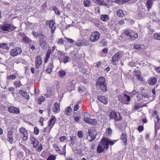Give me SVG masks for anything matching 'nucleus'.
Instances as JSON below:
<instances>
[{
    "label": "nucleus",
    "instance_id": "1",
    "mask_svg": "<svg viewBox=\"0 0 160 160\" xmlns=\"http://www.w3.org/2000/svg\"><path fill=\"white\" fill-rule=\"evenodd\" d=\"M96 85L97 87L103 91L107 90L105 79L103 77H100L97 80Z\"/></svg>",
    "mask_w": 160,
    "mask_h": 160
},
{
    "label": "nucleus",
    "instance_id": "2",
    "mask_svg": "<svg viewBox=\"0 0 160 160\" xmlns=\"http://www.w3.org/2000/svg\"><path fill=\"white\" fill-rule=\"evenodd\" d=\"M105 139L106 138H103L101 140L98 147L97 151L99 153L103 152L105 149L108 148V146L107 144Z\"/></svg>",
    "mask_w": 160,
    "mask_h": 160
},
{
    "label": "nucleus",
    "instance_id": "3",
    "mask_svg": "<svg viewBox=\"0 0 160 160\" xmlns=\"http://www.w3.org/2000/svg\"><path fill=\"white\" fill-rule=\"evenodd\" d=\"M123 55V52L122 51L117 52L112 57L111 60L112 63L113 65H116L117 62L122 58Z\"/></svg>",
    "mask_w": 160,
    "mask_h": 160
},
{
    "label": "nucleus",
    "instance_id": "4",
    "mask_svg": "<svg viewBox=\"0 0 160 160\" xmlns=\"http://www.w3.org/2000/svg\"><path fill=\"white\" fill-rule=\"evenodd\" d=\"M84 120L86 123L93 125H96L97 123L96 119L91 118L90 115L88 113H85L84 114Z\"/></svg>",
    "mask_w": 160,
    "mask_h": 160
},
{
    "label": "nucleus",
    "instance_id": "5",
    "mask_svg": "<svg viewBox=\"0 0 160 160\" xmlns=\"http://www.w3.org/2000/svg\"><path fill=\"white\" fill-rule=\"evenodd\" d=\"M16 28V27L13 26L12 25L8 24H5L0 27V28H1L2 30V31L1 30V32L4 31L5 32H8L11 30H13L15 29Z\"/></svg>",
    "mask_w": 160,
    "mask_h": 160
},
{
    "label": "nucleus",
    "instance_id": "6",
    "mask_svg": "<svg viewBox=\"0 0 160 160\" xmlns=\"http://www.w3.org/2000/svg\"><path fill=\"white\" fill-rule=\"evenodd\" d=\"M100 38V34L98 31L92 32L89 38V40L91 42H95L98 41Z\"/></svg>",
    "mask_w": 160,
    "mask_h": 160
},
{
    "label": "nucleus",
    "instance_id": "7",
    "mask_svg": "<svg viewBox=\"0 0 160 160\" xmlns=\"http://www.w3.org/2000/svg\"><path fill=\"white\" fill-rule=\"evenodd\" d=\"M91 105L93 110L96 112H97L98 111V107H101L103 104L102 101H97L96 102L92 101L91 102Z\"/></svg>",
    "mask_w": 160,
    "mask_h": 160
},
{
    "label": "nucleus",
    "instance_id": "8",
    "mask_svg": "<svg viewBox=\"0 0 160 160\" xmlns=\"http://www.w3.org/2000/svg\"><path fill=\"white\" fill-rule=\"evenodd\" d=\"M42 57L39 55L35 58V68L38 71L41 68L42 66Z\"/></svg>",
    "mask_w": 160,
    "mask_h": 160
},
{
    "label": "nucleus",
    "instance_id": "9",
    "mask_svg": "<svg viewBox=\"0 0 160 160\" xmlns=\"http://www.w3.org/2000/svg\"><path fill=\"white\" fill-rule=\"evenodd\" d=\"M109 117L111 119H114L116 121L121 120L122 119L120 113L114 111L110 112Z\"/></svg>",
    "mask_w": 160,
    "mask_h": 160
},
{
    "label": "nucleus",
    "instance_id": "10",
    "mask_svg": "<svg viewBox=\"0 0 160 160\" xmlns=\"http://www.w3.org/2000/svg\"><path fill=\"white\" fill-rule=\"evenodd\" d=\"M22 52V50L20 48L16 47L13 49H11L10 53L12 56L15 57L20 54Z\"/></svg>",
    "mask_w": 160,
    "mask_h": 160
},
{
    "label": "nucleus",
    "instance_id": "11",
    "mask_svg": "<svg viewBox=\"0 0 160 160\" xmlns=\"http://www.w3.org/2000/svg\"><path fill=\"white\" fill-rule=\"evenodd\" d=\"M93 130L91 129H88L87 139L89 142H92L94 141L96 138V134L93 133Z\"/></svg>",
    "mask_w": 160,
    "mask_h": 160
},
{
    "label": "nucleus",
    "instance_id": "12",
    "mask_svg": "<svg viewBox=\"0 0 160 160\" xmlns=\"http://www.w3.org/2000/svg\"><path fill=\"white\" fill-rule=\"evenodd\" d=\"M56 121V120L55 117L52 116V118L49 121L48 126L45 129V131H47V129H48L50 132L53 126L54 125Z\"/></svg>",
    "mask_w": 160,
    "mask_h": 160
},
{
    "label": "nucleus",
    "instance_id": "13",
    "mask_svg": "<svg viewBox=\"0 0 160 160\" xmlns=\"http://www.w3.org/2000/svg\"><path fill=\"white\" fill-rule=\"evenodd\" d=\"M19 131L23 135V140L25 141L27 140L28 138V130L25 128L21 127L19 128Z\"/></svg>",
    "mask_w": 160,
    "mask_h": 160
},
{
    "label": "nucleus",
    "instance_id": "14",
    "mask_svg": "<svg viewBox=\"0 0 160 160\" xmlns=\"http://www.w3.org/2000/svg\"><path fill=\"white\" fill-rule=\"evenodd\" d=\"M60 61V62H63L64 63L69 62L70 59L69 57L65 55V53H62L61 56L59 58Z\"/></svg>",
    "mask_w": 160,
    "mask_h": 160
},
{
    "label": "nucleus",
    "instance_id": "15",
    "mask_svg": "<svg viewBox=\"0 0 160 160\" xmlns=\"http://www.w3.org/2000/svg\"><path fill=\"white\" fill-rule=\"evenodd\" d=\"M60 102H55L54 103L52 108V111L54 113H57L60 111Z\"/></svg>",
    "mask_w": 160,
    "mask_h": 160
},
{
    "label": "nucleus",
    "instance_id": "16",
    "mask_svg": "<svg viewBox=\"0 0 160 160\" xmlns=\"http://www.w3.org/2000/svg\"><path fill=\"white\" fill-rule=\"evenodd\" d=\"M47 23L48 25L49 26L50 28L51 29V31L52 33H54V32L56 29V26L55 23L52 21H48L47 22Z\"/></svg>",
    "mask_w": 160,
    "mask_h": 160
},
{
    "label": "nucleus",
    "instance_id": "17",
    "mask_svg": "<svg viewBox=\"0 0 160 160\" xmlns=\"http://www.w3.org/2000/svg\"><path fill=\"white\" fill-rule=\"evenodd\" d=\"M8 110L10 113L15 114H18L20 113L19 109L14 106L9 107L8 108Z\"/></svg>",
    "mask_w": 160,
    "mask_h": 160
},
{
    "label": "nucleus",
    "instance_id": "18",
    "mask_svg": "<svg viewBox=\"0 0 160 160\" xmlns=\"http://www.w3.org/2000/svg\"><path fill=\"white\" fill-rule=\"evenodd\" d=\"M53 62L52 58L51 62L48 63L46 71L47 72L48 74H50L52 71L53 66Z\"/></svg>",
    "mask_w": 160,
    "mask_h": 160
},
{
    "label": "nucleus",
    "instance_id": "19",
    "mask_svg": "<svg viewBox=\"0 0 160 160\" xmlns=\"http://www.w3.org/2000/svg\"><path fill=\"white\" fill-rule=\"evenodd\" d=\"M62 53V52L61 51L57 50L52 52V56L53 58H56L57 57L59 59V58Z\"/></svg>",
    "mask_w": 160,
    "mask_h": 160
},
{
    "label": "nucleus",
    "instance_id": "20",
    "mask_svg": "<svg viewBox=\"0 0 160 160\" xmlns=\"http://www.w3.org/2000/svg\"><path fill=\"white\" fill-rule=\"evenodd\" d=\"M19 93L24 97V99H29L30 97L27 93L22 90H20L19 91Z\"/></svg>",
    "mask_w": 160,
    "mask_h": 160
},
{
    "label": "nucleus",
    "instance_id": "21",
    "mask_svg": "<svg viewBox=\"0 0 160 160\" xmlns=\"http://www.w3.org/2000/svg\"><path fill=\"white\" fill-rule=\"evenodd\" d=\"M40 44L41 47L43 49H46L47 48V44L44 38L41 39L40 41Z\"/></svg>",
    "mask_w": 160,
    "mask_h": 160
},
{
    "label": "nucleus",
    "instance_id": "22",
    "mask_svg": "<svg viewBox=\"0 0 160 160\" xmlns=\"http://www.w3.org/2000/svg\"><path fill=\"white\" fill-rule=\"evenodd\" d=\"M76 83V81L74 80H73L72 81L71 83L69 84V86H68V90L70 92L74 89Z\"/></svg>",
    "mask_w": 160,
    "mask_h": 160
},
{
    "label": "nucleus",
    "instance_id": "23",
    "mask_svg": "<svg viewBox=\"0 0 160 160\" xmlns=\"http://www.w3.org/2000/svg\"><path fill=\"white\" fill-rule=\"evenodd\" d=\"M12 132L11 131H8L7 133L8 139V141L11 143L13 142V139L12 138Z\"/></svg>",
    "mask_w": 160,
    "mask_h": 160
},
{
    "label": "nucleus",
    "instance_id": "24",
    "mask_svg": "<svg viewBox=\"0 0 160 160\" xmlns=\"http://www.w3.org/2000/svg\"><path fill=\"white\" fill-rule=\"evenodd\" d=\"M55 91V89L54 88L51 87L48 88V89L47 93V95H45L46 98H48L50 97Z\"/></svg>",
    "mask_w": 160,
    "mask_h": 160
},
{
    "label": "nucleus",
    "instance_id": "25",
    "mask_svg": "<svg viewBox=\"0 0 160 160\" xmlns=\"http://www.w3.org/2000/svg\"><path fill=\"white\" fill-rule=\"evenodd\" d=\"M22 40L23 42L29 44L31 42L32 40L30 38L27 36L25 34L23 33V35H22Z\"/></svg>",
    "mask_w": 160,
    "mask_h": 160
},
{
    "label": "nucleus",
    "instance_id": "26",
    "mask_svg": "<svg viewBox=\"0 0 160 160\" xmlns=\"http://www.w3.org/2000/svg\"><path fill=\"white\" fill-rule=\"evenodd\" d=\"M144 12L141 10H139L138 11L136 17L138 19H141L143 18L144 17Z\"/></svg>",
    "mask_w": 160,
    "mask_h": 160
},
{
    "label": "nucleus",
    "instance_id": "27",
    "mask_svg": "<svg viewBox=\"0 0 160 160\" xmlns=\"http://www.w3.org/2000/svg\"><path fill=\"white\" fill-rule=\"evenodd\" d=\"M131 93L129 92H127V93H125L124 94H121V97H122L125 100H130V94Z\"/></svg>",
    "mask_w": 160,
    "mask_h": 160
},
{
    "label": "nucleus",
    "instance_id": "28",
    "mask_svg": "<svg viewBox=\"0 0 160 160\" xmlns=\"http://www.w3.org/2000/svg\"><path fill=\"white\" fill-rule=\"evenodd\" d=\"M153 3V0H148L147 2V7L148 9L149 10L151 8L152 6Z\"/></svg>",
    "mask_w": 160,
    "mask_h": 160
},
{
    "label": "nucleus",
    "instance_id": "29",
    "mask_svg": "<svg viewBox=\"0 0 160 160\" xmlns=\"http://www.w3.org/2000/svg\"><path fill=\"white\" fill-rule=\"evenodd\" d=\"M100 18L102 20L105 22L108 21L109 19V18L108 16L106 14L101 15L100 16Z\"/></svg>",
    "mask_w": 160,
    "mask_h": 160
},
{
    "label": "nucleus",
    "instance_id": "30",
    "mask_svg": "<svg viewBox=\"0 0 160 160\" xmlns=\"http://www.w3.org/2000/svg\"><path fill=\"white\" fill-rule=\"evenodd\" d=\"M117 14L120 17H122L125 15L123 11L121 9L117 10Z\"/></svg>",
    "mask_w": 160,
    "mask_h": 160
},
{
    "label": "nucleus",
    "instance_id": "31",
    "mask_svg": "<svg viewBox=\"0 0 160 160\" xmlns=\"http://www.w3.org/2000/svg\"><path fill=\"white\" fill-rule=\"evenodd\" d=\"M53 148L55 149L56 151L58 153H59L60 154H62V151L60 149H59V147L58 144H54L53 145Z\"/></svg>",
    "mask_w": 160,
    "mask_h": 160
},
{
    "label": "nucleus",
    "instance_id": "32",
    "mask_svg": "<svg viewBox=\"0 0 160 160\" xmlns=\"http://www.w3.org/2000/svg\"><path fill=\"white\" fill-rule=\"evenodd\" d=\"M29 47L32 50H34L36 49L35 47L36 43L34 42V41H32L31 42L29 43Z\"/></svg>",
    "mask_w": 160,
    "mask_h": 160
},
{
    "label": "nucleus",
    "instance_id": "33",
    "mask_svg": "<svg viewBox=\"0 0 160 160\" xmlns=\"http://www.w3.org/2000/svg\"><path fill=\"white\" fill-rule=\"evenodd\" d=\"M72 109L71 107H68L64 111V113L67 115H69L72 112Z\"/></svg>",
    "mask_w": 160,
    "mask_h": 160
},
{
    "label": "nucleus",
    "instance_id": "34",
    "mask_svg": "<svg viewBox=\"0 0 160 160\" xmlns=\"http://www.w3.org/2000/svg\"><path fill=\"white\" fill-rule=\"evenodd\" d=\"M157 82V79L156 78L152 77L149 80L148 83L151 85H153L154 84Z\"/></svg>",
    "mask_w": 160,
    "mask_h": 160
},
{
    "label": "nucleus",
    "instance_id": "35",
    "mask_svg": "<svg viewBox=\"0 0 160 160\" xmlns=\"http://www.w3.org/2000/svg\"><path fill=\"white\" fill-rule=\"evenodd\" d=\"M132 33L133 35H132L131 37H130V38H128V39L132 41L136 39H137L138 38V34L136 32H132Z\"/></svg>",
    "mask_w": 160,
    "mask_h": 160
},
{
    "label": "nucleus",
    "instance_id": "36",
    "mask_svg": "<svg viewBox=\"0 0 160 160\" xmlns=\"http://www.w3.org/2000/svg\"><path fill=\"white\" fill-rule=\"evenodd\" d=\"M121 139L124 141V144L126 145L127 144V139L126 134L124 133H122L121 136Z\"/></svg>",
    "mask_w": 160,
    "mask_h": 160
},
{
    "label": "nucleus",
    "instance_id": "37",
    "mask_svg": "<svg viewBox=\"0 0 160 160\" xmlns=\"http://www.w3.org/2000/svg\"><path fill=\"white\" fill-rule=\"evenodd\" d=\"M91 3V2L90 0H84L83 4L85 7H89Z\"/></svg>",
    "mask_w": 160,
    "mask_h": 160
},
{
    "label": "nucleus",
    "instance_id": "38",
    "mask_svg": "<svg viewBox=\"0 0 160 160\" xmlns=\"http://www.w3.org/2000/svg\"><path fill=\"white\" fill-rule=\"evenodd\" d=\"M0 48L3 49H6L7 50L9 49V48L7 44L3 43L0 44Z\"/></svg>",
    "mask_w": 160,
    "mask_h": 160
},
{
    "label": "nucleus",
    "instance_id": "39",
    "mask_svg": "<svg viewBox=\"0 0 160 160\" xmlns=\"http://www.w3.org/2000/svg\"><path fill=\"white\" fill-rule=\"evenodd\" d=\"M124 32L126 35L129 37L128 38H130V37H131L132 35H133L132 32H131V30H126Z\"/></svg>",
    "mask_w": 160,
    "mask_h": 160
},
{
    "label": "nucleus",
    "instance_id": "40",
    "mask_svg": "<svg viewBox=\"0 0 160 160\" xmlns=\"http://www.w3.org/2000/svg\"><path fill=\"white\" fill-rule=\"evenodd\" d=\"M153 38L155 40H160V33H156L153 34Z\"/></svg>",
    "mask_w": 160,
    "mask_h": 160
},
{
    "label": "nucleus",
    "instance_id": "41",
    "mask_svg": "<svg viewBox=\"0 0 160 160\" xmlns=\"http://www.w3.org/2000/svg\"><path fill=\"white\" fill-rule=\"evenodd\" d=\"M122 1V3H125L128 2H130V3H136L138 1V0H121Z\"/></svg>",
    "mask_w": 160,
    "mask_h": 160
},
{
    "label": "nucleus",
    "instance_id": "42",
    "mask_svg": "<svg viewBox=\"0 0 160 160\" xmlns=\"http://www.w3.org/2000/svg\"><path fill=\"white\" fill-rule=\"evenodd\" d=\"M66 72L63 70L59 71L58 72V75L60 77H63L66 75Z\"/></svg>",
    "mask_w": 160,
    "mask_h": 160
},
{
    "label": "nucleus",
    "instance_id": "43",
    "mask_svg": "<svg viewBox=\"0 0 160 160\" xmlns=\"http://www.w3.org/2000/svg\"><path fill=\"white\" fill-rule=\"evenodd\" d=\"M31 143L33 144V147L34 148H36L39 144V142L36 139L33 142H31Z\"/></svg>",
    "mask_w": 160,
    "mask_h": 160
},
{
    "label": "nucleus",
    "instance_id": "44",
    "mask_svg": "<svg viewBox=\"0 0 160 160\" xmlns=\"http://www.w3.org/2000/svg\"><path fill=\"white\" fill-rule=\"evenodd\" d=\"M14 84L17 88L18 87H20L22 85L21 82L19 81H16L15 82Z\"/></svg>",
    "mask_w": 160,
    "mask_h": 160
},
{
    "label": "nucleus",
    "instance_id": "45",
    "mask_svg": "<svg viewBox=\"0 0 160 160\" xmlns=\"http://www.w3.org/2000/svg\"><path fill=\"white\" fill-rule=\"evenodd\" d=\"M56 158V157L55 155H51L48 158L47 160H55Z\"/></svg>",
    "mask_w": 160,
    "mask_h": 160
},
{
    "label": "nucleus",
    "instance_id": "46",
    "mask_svg": "<svg viewBox=\"0 0 160 160\" xmlns=\"http://www.w3.org/2000/svg\"><path fill=\"white\" fill-rule=\"evenodd\" d=\"M78 91L80 93L83 92L86 89V88L85 86L78 87Z\"/></svg>",
    "mask_w": 160,
    "mask_h": 160
},
{
    "label": "nucleus",
    "instance_id": "47",
    "mask_svg": "<svg viewBox=\"0 0 160 160\" xmlns=\"http://www.w3.org/2000/svg\"><path fill=\"white\" fill-rule=\"evenodd\" d=\"M142 45H141L136 44L134 46V48L137 50H140L141 48Z\"/></svg>",
    "mask_w": 160,
    "mask_h": 160
},
{
    "label": "nucleus",
    "instance_id": "48",
    "mask_svg": "<svg viewBox=\"0 0 160 160\" xmlns=\"http://www.w3.org/2000/svg\"><path fill=\"white\" fill-rule=\"evenodd\" d=\"M57 43L59 45H62L64 43V41L62 38H59L57 40Z\"/></svg>",
    "mask_w": 160,
    "mask_h": 160
},
{
    "label": "nucleus",
    "instance_id": "49",
    "mask_svg": "<svg viewBox=\"0 0 160 160\" xmlns=\"http://www.w3.org/2000/svg\"><path fill=\"white\" fill-rule=\"evenodd\" d=\"M105 140H106V141H107V143L108 146L109 144L110 145H112L114 143V142H113L110 141L109 139H108L106 138V139Z\"/></svg>",
    "mask_w": 160,
    "mask_h": 160
},
{
    "label": "nucleus",
    "instance_id": "50",
    "mask_svg": "<svg viewBox=\"0 0 160 160\" xmlns=\"http://www.w3.org/2000/svg\"><path fill=\"white\" fill-rule=\"evenodd\" d=\"M67 138L65 136H62L60 137L59 140L61 142H64L67 140Z\"/></svg>",
    "mask_w": 160,
    "mask_h": 160
},
{
    "label": "nucleus",
    "instance_id": "51",
    "mask_svg": "<svg viewBox=\"0 0 160 160\" xmlns=\"http://www.w3.org/2000/svg\"><path fill=\"white\" fill-rule=\"evenodd\" d=\"M64 38L66 39L67 41L69 42L71 44L72 43L74 42H75V41L72 39L68 38L66 37H64Z\"/></svg>",
    "mask_w": 160,
    "mask_h": 160
},
{
    "label": "nucleus",
    "instance_id": "52",
    "mask_svg": "<svg viewBox=\"0 0 160 160\" xmlns=\"http://www.w3.org/2000/svg\"><path fill=\"white\" fill-rule=\"evenodd\" d=\"M83 132L81 131H79L78 132V136L79 138H82L83 136Z\"/></svg>",
    "mask_w": 160,
    "mask_h": 160
},
{
    "label": "nucleus",
    "instance_id": "53",
    "mask_svg": "<svg viewBox=\"0 0 160 160\" xmlns=\"http://www.w3.org/2000/svg\"><path fill=\"white\" fill-rule=\"evenodd\" d=\"M70 140L71 141V143H74L76 140L75 137L72 135H71L70 136Z\"/></svg>",
    "mask_w": 160,
    "mask_h": 160
},
{
    "label": "nucleus",
    "instance_id": "54",
    "mask_svg": "<svg viewBox=\"0 0 160 160\" xmlns=\"http://www.w3.org/2000/svg\"><path fill=\"white\" fill-rule=\"evenodd\" d=\"M136 72L137 73V74H136V76L137 77L138 79L140 81L142 80V78L139 74V72L138 71H136Z\"/></svg>",
    "mask_w": 160,
    "mask_h": 160
},
{
    "label": "nucleus",
    "instance_id": "55",
    "mask_svg": "<svg viewBox=\"0 0 160 160\" xmlns=\"http://www.w3.org/2000/svg\"><path fill=\"white\" fill-rule=\"evenodd\" d=\"M79 104L80 102H78V103L75 105L74 108V111H77L78 109L79 108Z\"/></svg>",
    "mask_w": 160,
    "mask_h": 160
},
{
    "label": "nucleus",
    "instance_id": "56",
    "mask_svg": "<svg viewBox=\"0 0 160 160\" xmlns=\"http://www.w3.org/2000/svg\"><path fill=\"white\" fill-rule=\"evenodd\" d=\"M53 10L56 14L58 15H60V13L59 11L56 7H54L53 8Z\"/></svg>",
    "mask_w": 160,
    "mask_h": 160
},
{
    "label": "nucleus",
    "instance_id": "57",
    "mask_svg": "<svg viewBox=\"0 0 160 160\" xmlns=\"http://www.w3.org/2000/svg\"><path fill=\"white\" fill-rule=\"evenodd\" d=\"M98 100H107V98L102 96H99L98 97Z\"/></svg>",
    "mask_w": 160,
    "mask_h": 160
},
{
    "label": "nucleus",
    "instance_id": "58",
    "mask_svg": "<svg viewBox=\"0 0 160 160\" xmlns=\"http://www.w3.org/2000/svg\"><path fill=\"white\" fill-rule=\"evenodd\" d=\"M39 132V130L38 128L37 127H35L34 128V133L36 135H38Z\"/></svg>",
    "mask_w": 160,
    "mask_h": 160
},
{
    "label": "nucleus",
    "instance_id": "59",
    "mask_svg": "<svg viewBox=\"0 0 160 160\" xmlns=\"http://www.w3.org/2000/svg\"><path fill=\"white\" fill-rule=\"evenodd\" d=\"M42 149V145L40 144L38 146V147L37 148V151L38 152H40Z\"/></svg>",
    "mask_w": 160,
    "mask_h": 160
},
{
    "label": "nucleus",
    "instance_id": "60",
    "mask_svg": "<svg viewBox=\"0 0 160 160\" xmlns=\"http://www.w3.org/2000/svg\"><path fill=\"white\" fill-rule=\"evenodd\" d=\"M8 78L9 79L14 80L16 78V76L15 75L13 74H12L11 75H9V76H8Z\"/></svg>",
    "mask_w": 160,
    "mask_h": 160
},
{
    "label": "nucleus",
    "instance_id": "61",
    "mask_svg": "<svg viewBox=\"0 0 160 160\" xmlns=\"http://www.w3.org/2000/svg\"><path fill=\"white\" fill-rule=\"evenodd\" d=\"M76 45L77 46L79 47L82 45V43L80 41H78L77 42H75Z\"/></svg>",
    "mask_w": 160,
    "mask_h": 160
},
{
    "label": "nucleus",
    "instance_id": "62",
    "mask_svg": "<svg viewBox=\"0 0 160 160\" xmlns=\"http://www.w3.org/2000/svg\"><path fill=\"white\" fill-rule=\"evenodd\" d=\"M107 132L108 133L109 135H111L112 133V130L110 128H108L107 131Z\"/></svg>",
    "mask_w": 160,
    "mask_h": 160
},
{
    "label": "nucleus",
    "instance_id": "63",
    "mask_svg": "<svg viewBox=\"0 0 160 160\" xmlns=\"http://www.w3.org/2000/svg\"><path fill=\"white\" fill-rule=\"evenodd\" d=\"M130 101H122L121 103L123 104H129Z\"/></svg>",
    "mask_w": 160,
    "mask_h": 160
},
{
    "label": "nucleus",
    "instance_id": "64",
    "mask_svg": "<svg viewBox=\"0 0 160 160\" xmlns=\"http://www.w3.org/2000/svg\"><path fill=\"white\" fill-rule=\"evenodd\" d=\"M51 53L52 54L51 50V49H48L47 51V52L46 55L50 56Z\"/></svg>",
    "mask_w": 160,
    "mask_h": 160
}]
</instances>
